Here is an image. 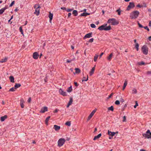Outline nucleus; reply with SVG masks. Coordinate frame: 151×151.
Listing matches in <instances>:
<instances>
[{
	"mask_svg": "<svg viewBox=\"0 0 151 151\" xmlns=\"http://www.w3.org/2000/svg\"><path fill=\"white\" fill-rule=\"evenodd\" d=\"M108 110H111V111H113L114 110V107L113 106H112L111 107H109L108 108Z\"/></svg>",
	"mask_w": 151,
	"mask_h": 151,
	"instance_id": "c9c22d12",
	"label": "nucleus"
},
{
	"mask_svg": "<svg viewBox=\"0 0 151 151\" xmlns=\"http://www.w3.org/2000/svg\"><path fill=\"white\" fill-rule=\"evenodd\" d=\"M74 83L76 86H78V84L76 82H74Z\"/></svg>",
	"mask_w": 151,
	"mask_h": 151,
	"instance_id": "680f3d73",
	"label": "nucleus"
},
{
	"mask_svg": "<svg viewBox=\"0 0 151 151\" xmlns=\"http://www.w3.org/2000/svg\"><path fill=\"white\" fill-rule=\"evenodd\" d=\"M139 12L137 11H135L132 12L130 14V17L132 19H135L137 18L139 14Z\"/></svg>",
	"mask_w": 151,
	"mask_h": 151,
	"instance_id": "f257e3e1",
	"label": "nucleus"
},
{
	"mask_svg": "<svg viewBox=\"0 0 151 151\" xmlns=\"http://www.w3.org/2000/svg\"><path fill=\"white\" fill-rule=\"evenodd\" d=\"M24 102L23 99H21L20 100V105L22 108H23L24 107Z\"/></svg>",
	"mask_w": 151,
	"mask_h": 151,
	"instance_id": "4468645a",
	"label": "nucleus"
},
{
	"mask_svg": "<svg viewBox=\"0 0 151 151\" xmlns=\"http://www.w3.org/2000/svg\"><path fill=\"white\" fill-rule=\"evenodd\" d=\"M54 128L55 131H57L60 129V127L56 125H55L54 126Z\"/></svg>",
	"mask_w": 151,
	"mask_h": 151,
	"instance_id": "2eb2a0df",
	"label": "nucleus"
},
{
	"mask_svg": "<svg viewBox=\"0 0 151 151\" xmlns=\"http://www.w3.org/2000/svg\"><path fill=\"white\" fill-rule=\"evenodd\" d=\"M106 26L107 24H104V25L99 27L98 28V29L100 30H104L106 31L110 30L111 29L110 26L109 25L108 27H107Z\"/></svg>",
	"mask_w": 151,
	"mask_h": 151,
	"instance_id": "f03ea898",
	"label": "nucleus"
},
{
	"mask_svg": "<svg viewBox=\"0 0 151 151\" xmlns=\"http://www.w3.org/2000/svg\"><path fill=\"white\" fill-rule=\"evenodd\" d=\"M48 110L47 107L46 106L42 108L40 112L41 113H44Z\"/></svg>",
	"mask_w": 151,
	"mask_h": 151,
	"instance_id": "f8f14e48",
	"label": "nucleus"
},
{
	"mask_svg": "<svg viewBox=\"0 0 151 151\" xmlns=\"http://www.w3.org/2000/svg\"><path fill=\"white\" fill-rule=\"evenodd\" d=\"M4 12V11L2 8L0 9V15L2 14Z\"/></svg>",
	"mask_w": 151,
	"mask_h": 151,
	"instance_id": "c03bdc74",
	"label": "nucleus"
},
{
	"mask_svg": "<svg viewBox=\"0 0 151 151\" xmlns=\"http://www.w3.org/2000/svg\"><path fill=\"white\" fill-rule=\"evenodd\" d=\"M59 92L61 95L63 96H65L67 95L66 92L63 90L61 88L59 89Z\"/></svg>",
	"mask_w": 151,
	"mask_h": 151,
	"instance_id": "9d476101",
	"label": "nucleus"
},
{
	"mask_svg": "<svg viewBox=\"0 0 151 151\" xmlns=\"http://www.w3.org/2000/svg\"><path fill=\"white\" fill-rule=\"evenodd\" d=\"M88 76H87V78H86L85 77H84L83 78V79H82V81L83 82L84 81H87L88 80Z\"/></svg>",
	"mask_w": 151,
	"mask_h": 151,
	"instance_id": "4c0bfd02",
	"label": "nucleus"
},
{
	"mask_svg": "<svg viewBox=\"0 0 151 151\" xmlns=\"http://www.w3.org/2000/svg\"><path fill=\"white\" fill-rule=\"evenodd\" d=\"M34 8L35 9L34 14H36L37 16H38L40 14V6L39 5L36 4L34 5Z\"/></svg>",
	"mask_w": 151,
	"mask_h": 151,
	"instance_id": "7ed1b4c3",
	"label": "nucleus"
},
{
	"mask_svg": "<svg viewBox=\"0 0 151 151\" xmlns=\"http://www.w3.org/2000/svg\"><path fill=\"white\" fill-rule=\"evenodd\" d=\"M90 14L88 13H86V12H83V13L81 14L80 16H81L85 17V16H87L88 15H89Z\"/></svg>",
	"mask_w": 151,
	"mask_h": 151,
	"instance_id": "4be33fe9",
	"label": "nucleus"
},
{
	"mask_svg": "<svg viewBox=\"0 0 151 151\" xmlns=\"http://www.w3.org/2000/svg\"><path fill=\"white\" fill-rule=\"evenodd\" d=\"M116 12H118V14L119 15H120L121 14V11L120 10V9H117L116 10Z\"/></svg>",
	"mask_w": 151,
	"mask_h": 151,
	"instance_id": "58836bf2",
	"label": "nucleus"
},
{
	"mask_svg": "<svg viewBox=\"0 0 151 151\" xmlns=\"http://www.w3.org/2000/svg\"><path fill=\"white\" fill-rule=\"evenodd\" d=\"M134 3L132 2H130L129 3V5L128 6L127 10H129L131 8H134Z\"/></svg>",
	"mask_w": 151,
	"mask_h": 151,
	"instance_id": "0eeeda50",
	"label": "nucleus"
},
{
	"mask_svg": "<svg viewBox=\"0 0 151 151\" xmlns=\"http://www.w3.org/2000/svg\"><path fill=\"white\" fill-rule=\"evenodd\" d=\"M138 103H137V101H136L135 105L134 106V108H136L137 106H138Z\"/></svg>",
	"mask_w": 151,
	"mask_h": 151,
	"instance_id": "603ef678",
	"label": "nucleus"
},
{
	"mask_svg": "<svg viewBox=\"0 0 151 151\" xmlns=\"http://www.w3.org/2000/svg\"><path fill=\"white\" fill-rule=\"evenodd\" d=\"M94 39L93 38L90 39L89 41V42H93Z\"/></svg>",
	"mask_w": 151,
	"mask_h": 151,
	"instance_id": "3c124183",
	"label": "nucleus"
},
{
	"mask_svg": "<svg viewBox=\"0 0 151 151\" xmlns=\"http://www.w3.org/2000/svg\"><path fill=\"white\" fill-rule=\"evenodd\" d=\"M148 40L149 41H151V36L149 37Z\"/></svg>",
	"mask_w": 151,
	"mask_h": 151,
	"instance_id": "338daca9",
	"label": "nucleus"
},
{
	"mask_svg": "<svg viewBox=\"0 0 151 151\" xmlns=\"http://www.w3.org/2000/svg\"><path fill=\"white\" fill-rule=\"evenodd\" d=\"M75 70H76L75 73H79L80 72V70L78 68H76Z\"/></svg>",
	"mask_w": 151,
	"mask_h": 151,
	"instance_id": "2f4dec72",
	"label": "nucleus"
},
{
	"mask_svg": "<svg viewBox=\"0 0 151 151\" xmlns=\"http://www.w3.org/2000/svg\"><path fill=\"white\" fill-rule=\"evenodd\" d=\"M90 26L92 28H94L96 27V25L93 24H91Z\"/></svg>",
	"mask_w": 151,
	"mask_h": 151,
	"instance_id": "37998d69",
	"label": "nucleus"
},
{
	"mask_svg": "<svg viewBox=\"0 0 151 151\" xmlns=\"http://www.w3.org/2000/svg\"><path fill=\"white\" fill-rule=\"evenodd\" d=\"M50 118V116H48L46 118L45 120V123L47 125L48 124V121Z\"/></svg>",
	"mask_w": 151,
	"mask_h": 151,
	"instance_id": "bb28decb",
	"label": "nucleus"
},
{
	"mask_svg": "<svg viewBox=\"0 0 151 151\" xmlns=\"http://www.w3.org/2000/svg\"><path fill=\"white\" fill-rule=\"evenodd\" d=\"M7 60V58H4L2 59L0 61V62L1 63L6 62Z\"/></svg>",
	"mask_w": 151,
	"mask_h": 151,
	"instance_id": "c85d7f7f",
	"label": "nucleus"
},
{
	"mask_svg": "<svg viewBox=\"0 0 151 151\" xmlns=\"http://www.w3.org/2000/svg\"><path fill=\"white\" fill-rule=\"evenodd\" d=\"M53 15L50 12L48 17L50 18L49 21L50 22H51V21L53 18Z\"/></svg>",
	"mask_w": 151,
	"mask_h": 151,
	"instance_id": "a211bd4d",
	"label": "nucleus"
},
{
	"mask_svg": "<svg viewBox=\"0 0 151 151\" xmlns=\"http://www.w3.org/2000/svg\"><path fill=\"white\" fill-rule=\"evenodd\" d=\"M96 111V109H94L90 113V114L89 116L88 117L87 120L88 121L92 117V116L93 115L94 113H95Z\"/></svg>",
	"mask_w": 151,
	"mask_h": 151,
	"instance_id": "6e6552de",
	"label": "nucleus"
},
{
	"mask_svg": "<svg viewBox=\"0 0 151 151\" xmlns=\"http://www.w3.org/2000/svg\"><path fill=\"white\" fill-rule=\"evenodd\" d=\"M72 14L75 17L77 16L78 14L77 11L76 10H73V12Z\"/></svg>",
	"mask_w": 151,
	"mask_h": 151,
	"instance_id": "393cba45",
	"label": "nucleus"
},
{
	"mask_svg": "<svg viewBox=\"0 0 151 151\" xmlns=\"http://www.w3.org/2000/svg\"><path fill=\"white\" fill-rule=\"evenodd\" d=\"M71 15V13H69L68 14V17H70Z\"/></svg>",
	"mask_w": 151,
	"mask_h": 151,
	"instance_id": "69168bd1",
	"label": "nucleus"
},
{
	"mask_svg": "<svg viewBox=\"0 0 151 151\" xmlns=\"http://www.w3.org/2000/svg\"><path fill=\"white\" fill-rule=\"evenodd\" d=\"M142 135L146 138L147 139L151 138V136H150V134H148L144 133L142 134Z\"/></svg>",
	"mask_w": 151,
	"mask_h": 151,
	"instance_id": "ddd939ff",
	"label": "nucleus"
},
{
	"mask_svg": "<svg viewBox=\"0 0 151 151\" xmlns=\"http://www.w3.org/2000/svg\"><path fill=\"white\" fill-rule=\"evenodd\" d=\"M101 136V134L100 133L97 136H95L93 138V140H95L99 138Z\"/></svg>",
	"mask_w": 151,
	"mask_h": 151,
	"instance_id": "f3484780",
	"label": "nucleus"
},
{
	"mask_svg": "<svg viewBox=\"0 0 151 151\" xmlns=\"http://www.w3.org/2000/svg\"><path fill=\"white\" fill-rule=\"evenodd\" d=\"M115 104L116 105H119L120 104V102L119 100H116L115 102Z\"/></svg>",
	"mask_w": 151,
	"mask_h": 151,
	"instance_id": "a19ab883",
	"label": "nucleus"
},
{
	"mask_svg": "<svg viewBox=\"0 0 151 151\" xmlns=\"http://www.w3.org/2000/svg\"><path fill=\"white\" fill-rule=\"evenodd\" d=\"M114 93H112L110 95H109L108 97V99H109L113 95Z\"/></svg>",
	"mask_w": 151,
	"mask_h": 151,
	"instance_id": "864d4df0",
	"label": "nucleus"
},
{
	"mask_svg": "<svg viewBox=\"0 0 151 151\" xmlns=\"http://www.w3.org/2000/svg\"><path fill=\"white\" fill-rule=\"evenodd\" d=\"M140 151H146L145 150H144L143 149H141L140 150Z\"/></svg>",
	"mask_w": 151,
	"mask_h": 151,
	"instance_id": "774afa93",
	"label": "nucleus"
},
{
	"mask_svg": "<svg viewBox=\"0 0 151 151\" xmlns=\"http://www.w3.org/2000/svg\"><path fill=\"white\" fill-rule=\"evenodd\" d=\"M120 101L122 102H123L124 101V99L122 97L120 99Z\"/></svg>",
	"mask_w": 151,
	"mask_h": 151,
	"instance_id": "6e6d98bb",
	"label": "nucleus"
},
{
	"mask_svg": "<svg viewBox=\"0 0 151 151\" xmlns=\"http://www.w3.org/2000/svg\"><path fill=\"white\" fill-rule=\"evenodd\" d=\"M75 58L74 57L72 59H70V60H67L66 61V62L67 63H69L70 62H71L73 61H74L75 60Z\"/></svg>",
	"mask_w": 151,
	"mask_h": 151,
	"instance_id": "c756f323",
	"label": "nucleus"
},
{
	"mask_svg": "<svg viewBox=\"0 0 151 151\" xmlns=\"http://www.w3.org/2000/svg\"><path fill=\"white\" fill-rule=\"evenodd\" d=\"M19 29L20 32L21 33V34H23V31L22 27H20Z\"/></svg>",
	"mask_w": 151,
	"mask_h": 151,
	"instance_id": "ea45409f",
	"label": "nucleus"
},
{
	"mask_svg": "<svg viewBox=\"0 0 151 151\" xmlns=\"http://www.w3.org/2000/svg\"><path fill=\"white\" fill-rule=\"evenodd\" d=\"M73 99L72 98H70V100L68 104H69V105H70L72 104L73 102Z\"/></svg>",
	"mask_w": 151,
	"mask_h": 151,
	"instance_id": "72a5a7b5",
	"label": "nucleus"
},
{
	"mask_svg": "<svg viewBox=\"0 0 151 151\" xmlns=\"http://www.w3.org/2000/svg\"><path fill=\"white\" fill-rule=\"evenodd\" d=\"M92 33L91 32L87 34L83 37V39L85 40L86 38H89L92 37Z\"/></svg>",
	"mask_w": 151,
	"mask_h": 151,
	"instance_id": "1a4fd4ad",
	"label": "nucleus"
},
{
	"mask_svg": "<svg viewBox=\"0 0 151 151\" xmlns=\"http://www.w3.org/2000/svg\"><path fill=\"white\" fill-rule=\"evenodd\" d=\"M137 93V91L136 89L134 88L132 90V93L136 94Z\"/></svg>",
	"mask_w": 151,
	"mask_h": 151,
	"instance_id": "e433bc0d",
	"label": "nucleus"
},
{
	"mask_svg": "<svg viewBox=\"0 0 151 151\" xmlns=\"http://www.w3.org/2000/svg\"><path fill=\"white\" fill-rule=\"evenodd\" d=\"M150 132L149 130L148 129L146 132V134H150Z\"/></svg>",
	"mask_w": 151,
	"mask_h": 151,
	"instance_id": "bf43d9fd",
	"label": "nucleus"
},
{
	"mask_svg": "<svg viewBox=\"0 0 151 151\" xmlns=\"http://www.w3.org/2000/svg\"><path fill=\"white\" fill-rule=\"evenodd\" d=\"M147 74H151V71H148L147 72Z\"/></svg>",
	"mask_w": 151,
	"mask_h": 151,
	"instance_id": "0e129e2a",
	"label": "nucleus"
},
{
	"mask_svg": "<svg viewBox=\"0 0 151 151\" xmlns=\"http://www.w3.org/2000/svg\"><path fill=\"white\" fill-rule=\"evenodd\" d=\"M123 120H122L123 122H125L126 121V117L125 116H124L123 117Z\"/></svg>",
	"mask_w": 151,
	"mask_h": 151,
	"instance_id": "a18cd8bd",
	"label": "nucleus"
},
{
	"mask_svg": "<svg viewBox=\"0 0 151 151\" xmlns=\"http://www.w3.org/2000/svg\"><path fill=\"white\" fill-rule=\"evenodd\" d=\"M65 141L64 138H61L59 139L58 142V146L61 147L62 146Z\"/></svg>",
	"mask_w": 151,
	"mask_h": 151,
	"instance_id": "423d86ee",
	"label": "nucleus"
},
{
	"mask_svg": "<svg viewBox=\"0 0 151 151\" xmlns=\"http://www.w3.org/2000/svg\"><path fill=\"white\" fill-rule=\"evenodd\" d=\"M138 26L139 27L143 28L144 27L141 24H140L139 22L138 23Z\"/></svg>",
	"mask_w": 151,
	"mask_h": 151,
	"instance_id": "de8ad7c7",
	"label": "nucleus"
},
{
	"mask_svg": "<svg viewBox=\"0 0 151 151\" xmlns=\"http://www.w3.org/2000/svg\"><path fill=\"white\" fill-rule=\"evenodd\" d=\"M7 118V116L6 115L3 116H2L1 117V122H3L5 120V119H6Z\"/></svg>",
	"mask_w": 151,
	"mask_h": 151,
	"instance_id": "aec40b11",
	"label": "nucleus"
},
{
	"mask_svg": "<svg viewBox=\"0 0 151 151\" xmlns=\"http://www.w3.org/2000/svg\"><path fill=\"white\" fill-rule=\"evenodd\" d=\"M99 55H95L94 58V60L95 62L96 61Z\"/></svg>",
	"mask_w": 151,
	"mask_h": 151,
	"instance_id": "7c9ffc66",
	"label": "nucleus"
},
{
	"mask_svg": "<svg viewBox=\"0 0 151 151\" xmlns=\"http://www.w3.org/2000/svg\"><path fill=\"white\" fill-rule=\"evenodd\" d=\"M21 86V85L19 83H16L14 86V88L15 89H16L20 87Z\"/></svg>",
	"mask_w": 151,
	"mask_h": 151,
	"instance_id": "5701e85b",
	"label": "nucleus"
},
{
	"mask_svg": "<svg viewBox=\"0 0 151 151\" xmlns=\"http://www.w3.org/2000/svg\"><path fill=\"white\" fill-rule=\"evenodd\" d=\"M72 86H71L68 88V89L67 90V91L68 92L70 93L72 91Z\"/></svg>",
	"mask_w": 151,
	"mask_h": 151,
	"instance_id": "a878e982",
	"label": "nucleus"
},
{
	"mask_svg": "<svg viewBox=\"0 0 151 151\" xmlns=\"http://www.w3.org/2000/svg\"><path fill=\"white\" fill-rule=\"evenodd\" d=\"M72 10V9H68L67 10H66V11L67 12H70Z\"/></svg>",
	"mask_w": 151,
	"mask_h": 151,
	"instance_id": "4d7b16f0",
	"label": "nucleus"
},
{
	"mask_svg": "<svg viewBox=\"0 0 151 151\" xmlns=\"http://www.w3.org/2000/svg\"><path fill=\"white\" fill-rule=\"evenodd\" d=\"M14 87H12V88H10L9 90V91H15V90H14Z\"/></svg>",
	"mask_w": 151,
	"mask_h": 151,
	"instance_id": "79ce46f5",
	"label": "nucleus"
},
{
	"mask_svg": "<svg viewBox=\"0 0 151 151\" xmlns=\"http://www.w3.org/2000/svg\"><path fill=\"white\" fill-rule=\"evenodd\" d=\"M31 100V98H29L28 100L27 101L29 103L30 102Z\"/></svg>",
	"mask_w": 151,
	"mask_h": 151,
	"instance_id": "13d9d810",
	"label": "nucleus"
},
{
	"mask_svg": "<svg viewBox=\"0 0 151 151\" xmlns=\"http://www.w3.org/2000/svg\"><path fill=\"white\" fill-rule=\"evenodd\" d=\"M9 78L10 80V81L12 83H14V78L13 76H11L9 77Z\"/></svg>",
	"mask_w": 151,
	"mask_h": 151,
	"instance_id": "b1692460",
	"label": "nucleus"
},
{
	"mask_svg": "<svg viewBox=\"0 0 151 151\" xmlns=\"http://www.w3.org/2000/svg\"><path fill=\"white\" fill-rule=\"evenodd\" d=\"M148 48L145 45H144L142 47L141 50L143 53L145 55H147L148 53Z\"/></svg>",
	"mask_w": 151,
	"mask_h": 151,
	"instance_id": "20e7f679",
	"label": "nucleus"
},
{
	"mask_svg": "<svg viewBox=\"0 0 151 151\" xmlns=\"http://www.w3.org/2000/svg\"><path fill=\"white\" fill-rule=\"evenodd\" d=\"M137 7H139V8H141V7H142V6H141V5H140L139 4H138V5H137Z\"/></svg>",
	"mask_w": 151,
	"mask_h": 151,
	"instance_id": "052dcab7",
	"label": "nucleus"
},
{
	"mask_svg": "<svg viewBox=\"0 0 151 151\" xmlns=\"http://www.w3.org/2000/svg\"><path fill=\"white\" fill-rule=\"evenodd\" d=\"M65 124L67 126H70L71 125L70 122L69 121H68L65 123Z\"/></svg>",
	"mask_w": 151,
	"mask_h": 151,
	"instance_id": "f704fd0d",
	"label": "nucleus"
},
{
	"mask_svg": "<svg viewBox=\"0 0 151 151\" xmlns=\"http://www.w3.org/2000/svg\"><path fill=\"white\" fill-rule=\"evenodd\" d=\"M15 3V1H12L11 3L9 5V7H12L13 5Z\"/></svg>",
	"mask_w": 151,
	"mask_h": 151,
	"instance_id": "49530a36",
	"label": "nucleus"
},
{
	"mask_svg": "<svg viewBox=\"0 0 151 151\" xmlns=\"http://www.w3.org/2000/svg\"><path fill=\"white\" fill-rule=\"evenodd\" d=\"M143 28L147 30L148 31H150L149 29L148 28L147 26L144 27Z\"/></svg>",
	"mask_w": 151,
	"mask_h": 151,
	"instance_id": "09e8293b",
	"label": "nucleus"
},
{
	"mask_svg": "<svg viewBox=\"0 0 151 151\" xmlns=\"http://www.w3.org/2000/svg\"><path fill=\"white\" fill-rule=\"evenodd\" d=\"M108 133L109 135L111 136H113L116 133L114 132H111L109 131V130L108 131Z\"/></svg>",
	"mask_w": 151,
	"mask_h": 151,
	"instance_id": "dca6fc26",
	"label": "nucleus"
},
{
	"mask_svg": "<svg viewBox=\"0 0 151 151\" xmlns=\"http://www.w3.org/2000/svg\"><path fill=\"white\" fill-rule=\"evenodd\" d=\"M113 55V53H111L109 56L107 58V59L109 61H110L111 59V58Z\"/></svg>",
	"mask_w": 151,
	"mask_h": 151,
	"instance_id": "6ab92c4d",
	"label": "nucleus"
},
{
	"mask_svg": "<svg viewBox=\"0 0 151 151\" xmlns=\"http://www.w3.org/2000/svg\"><path fill=\"white\" fill-rule=\"evenodd\" d=\"M127 82L126 81H125L124 82V85L123 87V90H124V89L125 88V87L127 86Z\"/></svg>",
	"mask_w": 151,
	"mask_h": 151,
	"instance_id": "cd10ccee",
	"label": "nucleus"
},
{
	"mask_svg": "<svg viewBox=\"0 0 151 151\" xmlns=\"http://www.w3.org/2000/svg\"><path fill=\"white\" fill-rule=\"evenodd\" d=\"M38 54L37 52H35L33 53V57L34 59H37L38 58Z\"/></svg>",
	"mask_w": 151,
	"mask_h": 151,
	"instance_id": "9b49d317",
	"label": "nucleus"
},
{
	"mask_svg": "<svg viewBox=\"0 0 151 151\" xmlns=\"http://www.w3.org/2000/svg\"><path fill=\"white\" fill-rule=\"evenodd\" d=\"M139 45L138 43H136L135 45V47L137 51L139 50Z\"/></svg>",
	"mask_w": 151,
	"mask_h": 151,
	"instance_id": "473e14b6",
	"label": "nucleus"
},
{
	"mask_svg": "<svg viewBox=\"0 0 151 151\" xmlns=\"http://www.w3.org/2000/svg\"><path fill=\"white\" fill-rule=\"evenodd\" d=\"M8 8L7 6H5L4 7L2 8L3 10L5 11L6 9Z\"/></svg>",
	"mask_w": 151,
	"mask_h": 151,
	"instance_id": "5fc2aeb1",
	"label": "nucleus"
},
{
	"mask_svg": "<svg viewBox=\"0 0 151 151\" xmlns=\"http://www.w3.org/2000/svg\"><path fill=\"white\" fill-rule=\"evenodd\" d=\"M145 63L143 62H139V64L140 65H144L145 64Z\"/></svg>",
	"mask_w": 151,
	"mask_h": 151,
	"instance_id": "8fccbe9b",
	"label": "nucleus"
},
{
	"mask_svg": "<svg viewBox=\"0 0 151 151\" xmlns=\"http://www.w3.org/2000/svg\"><path fill=\"white\" fill-rule=\"evenodd\" d=\"M95 69V67H93L91 69V71L90 72V76H91L94 73V71Z\"/></svg>",
	"mask_w": 151,
	"mask_h": 151,
	"instance_id": "412c9836",
	"label": "nucleus"
},
{
	"mask_svg": "<svg viewBox=\"0 0 151 151\" xmlns=\"http://www.w3.org/2000/svg\"><path fill=\"white\" fill-rule=\"evenodd\" d=\"M149 26L150 27H151V21H150L149 22Z\"/></svg>",
	"mask_w": 151,
	"mask_h": 151,
	"instance_id": "e2e57ef3",
	"label": "nucleus"
},
{
	"mask_svg": "<svg viewBox=\"0 0 151 151\" xmlns=\"http://www.w3.org/2000/svg\"><path fill=\"white\" fill-rule=\"evenodd\" d=\"M108 23H111L113 25H117L118 24V22L114 18L110 19H108L107 21Z\"/></svg>",
	"mask_w": 151,
	"mask_h": 151,
	"instance_id": "39448f33",
	"label": "nucleus"
}]
</instances>
